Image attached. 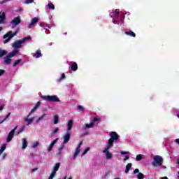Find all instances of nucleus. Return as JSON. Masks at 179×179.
Returning a JSON list of instances; mask_svg holds the SVG:
<instances>
[{
    "label": "nucleus",
    "instance_id": "54",
    "mask_svg": "<svg viewBox=\"0 0 179 179\" xmlns=\"http://www.w3.org/2000/svg\"><path fill=\"white\" fill-rule=\"evenodd\" d=\"M93 121H94V122H97V121H99V118L94 117Z\"/></svg>",
    "mask_w": 179,
    "mask_h": 179
},
{
    "label": "nucleus",
    "instance_id": "34",
    "mask_svg": "<svg viewBox=\"0 0 179 179\" xmlns=\"http://www.w3.org/2000/svg\"><path fill=\"white\" fill-rule=\"evenodd\" d=\"M113 157V154H111V152H107V154H106V159H111Z\"/></svg>",
    "mask_w": 179,
    "mask_h": 179
},
{
    "label": "nucleus",
    "instance_id": "37",
    "mask_svg": "<svg viewBox=\"0 0 179 179\" xmlns=\"http://www.w3.org/2000/svg\"><path fill=\"white\" fill-rule=\"evenodd\" d=\"M56 174L57 173H55V172H52L48 179H53L55 177Z\"/></svg>",
    "mask_w": 179,
    "mask_h": 179
},
{
    "label": "nucleus",
    "instance_id": "43",
    "mask_svg": "<svg viewBox=\"0 0 179 179\" xmlns=\"http://www.w3.org/2000/svg\"><path fill=\"white\" fill-rule=\"evenodd\" d=\"M77 108H78V110H80V111H85V108H83V106H80V105L78 106H77Z\"/></svg>",
    "mask_w": 179,
    "mask_h": 179
},
{
    "label": "nucleus",
    "instance_id": "13",
    "mask_svg": "<svg viewBox=\"0 0 179 179\" xmlns=\"http://www.w3.org/2000/svg\"><path fill=\"white\" fill-rule=\"evenodd\" d=\"M72 127H73V120H70L67 123V130L71 131L72 129Z\"/></svg>",
    "mask_w": 179,
    "mask_h": 179
},
{
    "label": "nucleus",
    "instance_id": "45",
    "mask_svg": "<svg viewBox=\"0 0 179 179\" xmlns=\"http://www.w3.org/2000/svg\"><path fill=\"white\" fill-rule=\"evenodd\" d=\"M34 2V0H25L24 3L29 4V3H33Z\"/></svg>",
    "mask_w": 179,
    "mask_h": 179
},
{
    "label": "nucleus",
    "instance_id": "3",
    "mask_svg": "<svg viewBox=\"0 0 179 179\" xmlns=\"http://www.w3.org/2000/svg\"><path fill=\"white\" fill-rule=\"evenodd\" d=\"M152 165L154 167H158L160 166H163V157L160 155L154 156L153 161L152 162Z\"/></svg>",
    "mask_w": 179,
    "mask_h": 179
},
{
    "label": "nucleus",
    "instance_id": "4",
    "mask_svg": "<svg viewBox=\"0 0 179 179\" xmlns=\"http://www.w3.org/2000/svg\"><path fill=\"white\" fill-rule=\"evenodd\" d=\"M24 43V41L19 40L15 41L13 44L12 47L13 48H15V50H17L19 48H22V44Z\"/></svg>",
    "mask_w": 179,
    "mask_h": 179
},
{
    "label": "nucleus",
    "instance_id": "42",
    "mask_svg": "<svg viewBox=\"0 0 179 179\" xmlns=\"http://www.w3.org/2000/svg\"><path fill=\"white\" fill-rule=\"evenodd\" d=\"M89 150H90V148H87L83 152V156L86 155V153H87V152H89Z\"/></svg>",
    "mask_w": 179,
    "mask_h": 179
},
{
    "label": "nucleus",
    "instance_id": "20",
    "mask_svg": "<svg viewBox=\"0 0 179 179\" xmlns=\"http://www.w3.org/2000/svg\"><path fill=\"white\" fill-rule=\"evenodd\" d=\"M112 146H114V140L109 138L108 141V148H110Z\"/></svg>",
    "mask_w": 179,
    "mask_h": 179
},
{
    "label": "nucleus",
    "instance_id": "64",
    "mask_svg": "<svg viewBox=\"0 0 179 179\" xmlns=\"http://www.w3.org/2000/svg\"><path fill=\"white\" fill-rule=\"evenodd\" d=\"M2 30H3L2 27H0V31H2Z\"/></svg>",
    "mask_w": 179,
    "mask_h": 179
},
{
    "label": "nucleus",
    "instance_id": "31",
    "mask_svg": "<svg viewBox=\"0 0 179 179\" xmlns=\"http://www.w3.org/2000/svg\"><path fill=\"white\" fill-rule=\"evenodd\" d=\"M24 129H26V126L23 125L22 127V128L18 131L17 135H20V134H22V132H23V131H24Z\"/></svg>",
    "mask_w": 179,
    "mask_h": 179
},
{
    "label": "nucleus",
    "instance_id": "63",
    "mask_svg": "<svg viewBox=\"0 0 179 179\" xmlns=\"http://www.w3.org/2000/svg\"><path fill=\"white\" fill-rule=\"evenodd\" d=\"M2 23H3V20H0V24H2Z\"/></svg>",
    "mask_w": 179,
    "mask_h": 179
},
{
    "label": "nucleus",
    "instance_id": "22",
    "mask_svg": "<svg viewBox=\"0 0 179 179\" xmlns=\"http://www.w3.org/2000/svg\"><path fill=\"white\" fill-rule=\"evenodd\" d=\"M131 167H132V164L129 163L126 166L125 173H129V170H131Z\"/></svg>",
    "mask_w": 179,
    "mask_h": 179
},
{
    "label": "nucleus",
    "instance_id": "11",
    "mask_svg": "<svg viewBox=\"0 0 179 179\" xmlns=\"http://www.w3.org/2000/svg\"><path fill=\"white\" fill-rule=\"evenodd\" d=\"M57 142H58V138H56L50 143V145L48 148V152H51V150H52V148H54V145H55V143H57Z\"/></svg>",
    "mask_w": 179,
    "mask_h": 179
},
{
    "label": "nucleus",
    "instance_id": "51",
    "mask_svg": "<svg viewBox=\"0 0 179 179\" xmlns=\"http://www.w3.org/2000/svg\"><path fill=\"white\" fill-rule=\"evenodd\" d=\"M138 173H139V169H136L134 171V174H138Z\"/></svg>",
    "mask_w": 179,
    "mask_h": 179
},
{
    "label": "nucleus",
    "instance_id": "25",
    "mask_svg": "<svg viewBox=\"0 0 179 179\" xmlns=\"http://www.w3.org/2000/svg\"><path fill=\"white\" fill-rule=\"evenodd\" d=\"M94 127V122H92L90 124H85V128H93Z\"/></svg>",
    "mask_w": 179,
    "mask_h": 179
},
{
    "label": "nucleus",
    "instance_id": "12",
    "mask_svg": "<svg viewBox=\"0 0 179 179\" xmlns=\"http://www.w3.org/2000/svg\"><path fill=\"white\" fill-rule=\"evenodd\" d=\"M18 52H19V50H14L12 52H10V53H8V55L7 56H8L10 58H13V57H15V55H16V54H17Z\"/></svg>",
    "mask_w": 179,
    "mask_h": 179
},
{
    "label": "nucleus",
    "instance_id": "19",
    "mask_svg": "<svg viewBox=\"0 0 179 179\" xmlns=\"http://www.w3.org/2000/svg\"><path fill=\"white\" fill-rule=\"evenodd\" d=\"M24 121H25L26 122H27V125H30V124H31V122H33V121H34V117H31V118H25L24 119Z\"/></svg>",
    "mask_w": 179,
    "mask_h": 179
},
{
    "label": "nucleus",
    "instance_id": "39",
    "mask_svg": "<svg viewBox=\"0 0 179 179\" xmlns=\"http://www.w3.org/2000/svg\"><path fill=\"white\" fill-rule=\"evenodd\" d=\"M31 36H27L25 38H24L22 40H21L22 41H24V43H26V41H27V40H31Z\"/></svg>",
    "mask_w": 179,
    "mask_h": 179
},
{
    "label": "nucleus",
    "instance_id": "60",
    "mask_svg": "<svg viewBox=\"0 0 179 179\" xmlns=\"http://www.w3.org/2000/svg\"><path fill=\"white\" fill-rule=\"evenodd\" d=\"M22 10H23V8H20L18 9L17 12H20Z\"/></svg>",
    "mask_w": 179,
    "mask_h": 179
},
{
    "label": "nucleus",
    "instance_id": "56",
    "mask_svg": "<svg viewBox=\"0 0 179 179\" xmlns=\"http://www.w3.org/2000/svg\"><path fill=\"white\" fill-rule=\"evenodd\" d=\"M5 121H6L5 119H3V120L0 121V124H3V122H5Z\"/></svg>",
    "mask_w": 179,
    "mask_h": 179
},
{
    "label": "nucleus",
    "instance_id": "8",
    "mask_svg": "<svg viewBox=\"0 0 179 179\" xmlns=\"http://www.w3.org/2000/svg\"><path fill=\"white\" fill-rule=\"evenodd\" d=\"M109 135L113 141H118L120 139V135L115 131H111Z\"/></svg>",
    "mask_w": 179,
    "mask_h": 179
},
{
    "label": "nucleus",
    "instance_id": "16",
    "mask_svg": "<svg viewBox=\"0 0 179 179\" xmlns=\"http://www.w3.org/2000/svg\"><path fill=\"white\" fill-rule=\"evenodd\" d=\"M124 34L127 36H130V37H136V34L132 31H125Z\"/></svg>",
    "mask_w": 179,
    "mask_h": 179
},
{
    "label": "nucleus",
    "instance_id": "61",
    "mask_svg": "<svg viewBox=\"0 0 179 179\" xmlns=\"http://www.w3.org/2000/svg\"><path fill=\"white\" fill-rule=\"evenodd\" d=\"M3 108V106H0V111L2 110Z\"/></svg>",
    "mask_w": 179,
    "mask_h": 179
},
{
    "label": "nucleus",
    "instance_id": "7",
    "mask_svg": "<svg viewBox=\"0 0 179 179\" xmlns=\"http://www.w3.org/2000/svg\"><path fill=\"white\" fill-rule=\"evenodd\" d=\"M82 145H83V142L80 141V143L78 144V146L76 149V152H74V155L73 157V160H75V159L78 157V155L80 153V147L82 146Z\"/></svg>",
    "mask_w": 179,
    "mask_h": 179
},
{
    "label": "nucleus",
    "instance_id": "18",
    "mask_svg": "<svg viewBox=\"0 0 179 179\" xmlns=\"http://www.w3.org/2000/svg\"><path fill=\"white\" fill-rule=\"evenodd\" d=\"M71 71H73V72L78 71V64L76 62H73L71 65Z\"/></svg>",
    "mask_w": 179,
    "mask_h": 179
},
{
    "label": "nucleus",
    "instance_id": "55",
    "mask_svg": "<svg viewBox=\"0 0 179 179\" xmlns=\"http://www.w3.org/2000/svg\"><path fill=\"white\" fill-rule=\"evenodd\" d=\"M86 135H89V132L86 131L83 134V136H86Z\"/></svg>",
    "mask_w": 179,
    "mask_h": 179
},
{
    "label": "nucleus",
    "instance_id": "35",
    "mask_svg": "<svg viewBox=\"0 0 179 179\" xmlns=\"http://www.w3.org/2000/svg\"><path fill=\"white\" fill-rule=\"evenodd\" d=\"M58 131H59V129L56 128V129L51 133L52 136H54V135H55V134H58Z\"/></svg>",
    "mask_w": 179,
    "mask_h": 179
},
{
    "label": "nucleus",
    "instance_id": "1",
    "mask_svg": "<svg viewBox=\"0 0 179 179\" xmlns=\"http://www.w3.org/2000/svg\"><path fill=\"white\" fill-rule=\"evenodd\" d=\"M41 98L50 103H58L59 101V98L56 95H42Z\"/></svg>",
    "mask_w": 179,
    "mask_h": 179
},
{
    "label": "nucleus",
    "instance_id": "52",
    "mask_svg": "<svg viewBox=\"0 0 179 179\" xmlns=\"http://www.w3.org/2000/svg\"><path fill=\"white\" fill-rule=\"evenodd\" d=\"M63 150H64V145H62V146L59 147V152H62Z\"/></svg>",
    "mask_w": 179,
    "mask_h": 179
},
{
    "label": "nucleus",
    "instance_id": "14",
    "mask_svg": "<svg viewBox=\"0 0 179 179\" xmlns=\"http://www.w3.org/2000/svg\"><path fill=\"white\" fill-rule=\"evenodd\" d=\"M3 59H4V63L6 64L7 65L10 64L12 62V59H10V57L8 56L5 57Z\"/></svg>",
    "mask_w": 179,
    "mask_h": 179
},
{
    "label": "nucleus",
    "instance_id": "59",
    "mask_svg": "<svg viewBox=\"0 0 179 179\" xmlns=\"http://www.w3.org/2000/svg\"><path fill=\"white\" fill-rule=\"evenodd\" d=\"M5 157H6V153H4V154L3 155V159H5Z\"/></svg>",
    "mask_w": 179,
    "mask_h": 179
},
{
    "label": "nucleus",
    "instance_id": "49",
    "mask_svg": "<svg viewBox=\"0 0 179 179\" xmlns=\"http://www.w3.org/2000/svg\"><path fill=\"white\" fill-rule=\"evenodd\" d=\"M9 117H10V113H8L6 117H4V120L6 121V120H8V118H9Z\"/></svg>",
    "mask_w": 179,
    "mask_h": 179
},
{
    "label": "nucleus",
    "instance_id": "21",
    "mask_svg": "<svg viewBox=\"0 0 179 179\" xmlns=\"http://www.w3.org/2000/svg\"><path fill=\"white\" fill-rule=\"evenodd\" d=\"M27 148V140L26 138H22V149H26Z\"/></svg>",
    "mask_w": 179,
    "mask_h": 179
},
{
    "label": "nucleus",
    "instance_id": "27",
    "mask_svg": "<svg viewBox=\"0 0 179 179\" xmlns=\"http://www.w3.org/2000/svg\"><path fill=\"white\" fill-rule=\"evenodd\" d=\"M20 62H22V59H19L17 61L15 62V63L13 64V66H17V65H19V64H20Z\"/></svg>",
    "mask_w": 179,
    "mask_h": 179
},
{
    "label": "nucleus",
    "instance_id": "41",
    "mask_svg": "<svg viewBox=\"0 0 179 179\" xmlns=\"http://www.w3.org/2000/svg\"><path fill=\"white\" fill-rule=\"evenodd\" d=\"M65 79V73H62L60 78L58 80V82H61L62 80H64Z\"/></svg>",
    "mask_w": 179,
    "mask_h": 179
},
{
    "label": "nucleus",
    "instance_id": "46",
    "mask_svg": "<svg viewBox=\"0 0 179 179\" xmlns=\"http://www.w3.org/2000/svg\"><path fill=\"white\" fill-rule=\"evenodd\" d=\"M5 70L3 69H0V77L1 76H3V75H5Z\"/></svg>",
    "mask_w": 179,
    "mask_h": 179
},
{
    "label": "nucleus",
    "instance_id": "29",
    "mask_svg": "<svg viewBox=\"0 0 179 179\" xmlns=\"http://www.w3.org/2000/svg\"><path fill=\"white\" fill-rule=\"evenodd\" d=\"M143 155H136V160L137 161V162H141V160L143 159Z\"/></svg>",
    "mask_w": 179,
    "mask_h": 179
},
{
    "label": "nucleus",
    "instance_id": "40",
    "mask_svg": "<svg viewBox=\"0 0 179 179\" xmlns=\"http://www.w3.org/2000/svg\"><path fill=\"white\" fill-rule=\"evenodd\" d=\"M40 144V143H38V141H36L35 143H32V148H37V146H38V145Z\"/></svg>",
    "mask_w": 179,
    "mask_h": 179
},
{
    "label": "nucleus",
    "instance_id": "44",
    "mask_svg": "<svg viewBox=\"0 0 179 179\" xmlns=\"http://www.w3.org/2000/svg\"><path fill=\"white\" fill-rule=\"evenodd\" d=\"M40 106H41V102L38 101L34 108L37 109L38 107H40Z\"/></svg>",
    "mask_w": 179,
    "mask_h": 179
},
{
    "label": "nucleus",
    "instance_id": "48",
    "mask_svg": "<svg viewBox=\"0 0 179 179\" xmlns=\"http://www.w3.org/2000/svg\"><path fill=\"white\" fill-rule=\"evenodd\" d=\"M120 155H129V152L122 151V152H120Z\"/></svg>",
    "mask_w": 179,
    "mask_h": 179
},
{
    "label": "nucleus",
    "instance_id": "38",
    "mask_svg": "<svg viewBox=\"0 0 179 179\" xmlns=\"http://www.w3.org/2000/svg\"><path fill=\"white\" fill-rule=\"evenodd\" d=\"M46 114L45 113H43L42 115V116L39 117L37 120V122H39V121H41V120H43V118H44V117H45Z\"/></svg>",
    "mask_w": 179,
    "mask_h": 179
},
{
    "label": "nucleus",
    "instance_id": "53",
    "mask_svg": "<svg viewBox=\"0 0 179 179\" xmlns=\"http://www.w3.org/2000/svg\"><path fill=\"white\" fill-rule=\"evenodd\" d=\"M129 159V155H126L125 157H124V161H127V160H128Z\"/></svg>",
    "mask_w": 179,
    "mask_h": 179
},
{
    "label": "nucleus",
    "instance_id": "47",
    "mask_svg": "<svg viewBox=\"0 0 179 179\" xmlns=\"http://www.w3.org/2000/svg\"><path fill=\"white\" fill-rule=\"evenodd\" d=\"M110 149L109 147H107L106 148H105V150L103 151V153H107L109 152L108 150Z\"/></svg>",
    "mask_w": 179,
    "mask_h": 179
},
{
    "label": "nucleus",
    "instance_id": "33",
    "mask_svg": "<svg viewBox=\"0 0 179 179\" xmlns=\"http://www.w3.org/2000/svg\"><path fill=\"white\" fill-rule=\"evenodd\" d=\"M48 6L49 9H52V10H54V9H55V6L52 3H48Z\"/></svg>",
    "mask_w": 179,
    "mask_h": 179
},
{
    "label": "nucleus",
    "instance_id": "28",
    "mask_svg": "<svg viewBox=\"0 0 179 179\" xmlns=\"http://www.w3.org/2000/svg\"><path fill=\"white\" fill-rule=\"evenodd\" d=\"M6 16L5 15V13H0V19L1 20H5Z\"/></svg>",
    "mask_w": 179,
    "mask_h": 179
},
{
    "label": "nucleus",
    "instance_id": "50",
    "mask_svg": "<svg viewBox=\"0 0 179 179\" xmlns=\"http://www.w3.org/2000/svg\"><path fill=\"white\" fill-rule=\"evenodd\" d=\"M8 1H10V0H3L2 1L0 2V4L3 5V3H6V2H8Z\"/></svg>",
    "mask_w": 179,
    "mask_h": 179
},
{
    "label": "nucleus",
    "instance_id": "57",
    "mask_svg": "<svg viewBox=\"0 0 179 179\" xmlns=\"http://www.w3.org/2000/svg\"><path fill=\"white\" fill-rule=\"evenodd\" d=\"M176 143H178V145H179V138L176 139Z\"/></svg>",
    "mask_w": 179,
    "mask_h": 179
},
{
    "label": "nucleus",
    "instance_id": "24",
    "mask_svg": "<svg viewBox=\"0 0 179 179\" xmlns=\"http://www.w3.org/2000/svg\"><path fill=\"white\" fill-rule=\"evenodd\" d=\"M59 122V117H58V115H55L54 117V124H57Z\"/></svg>",
    "mask_w": 179,
    "mask_h": 179
},
{
    "label": "nucleus",
    "instance_id": "23",
    "mask_svg": "<svg viewBox=\"0 0 179 179\" xmlns=\"http://www.w3.org/2000/svg\"><path fill=\"white\" fill-rule=\"evenodd\" d=\"M6 149V144H3L0 148V155L3 153V151Z\"/></svg>",
    "mask_w": 179,
    "mask_h": 179
},
{
    "label": "nucleus",
    "instance_id": "30",
    "mask_svg": "<svg viewBox=\"0 0 179 179\" xmlns=\"http://www.w3.org/2000/svg\"><path fill=\"white\" fill-rule=\"evenodd\" d=\"M113 13L115 15V19H117V17H118V15H120V10L116 9Z\"/></svg>",
    "mask_w": 179,
    "mask_h": 179
},
{
    "label": "nucleus",
    "instance_id": "9",
    "mask_svg": "<svg viewBox=\"0 0 179 179\" xmlns=\"http://www.w3.org/2000/svg\"><path fill=\"white\" fill-rule=\"evenodd\" d=\"M64 141L63 144L65 145V143H68L69 142V139H71V134L67 133L66 135L63 137Z\"/></svg>",
    "mask_w": 179,
    "mask_h": 179
},
{
    "label": "nucleus",
    "instance_id": "32",
    "mask_svg": "<svg viewBox=\"0 0 179 179\" xmlns=\"http://www.w3.org/2000/svg\"><path fill=\"white\" fill-rule=\"evenodd\" d=\"M137 178L138 179H143L145 178V175H143V173H138V176H137Z\"/></svg>",
    "mask_w": 179,
    "mask_h": 179
},
{
    "label": "nucleus",
    "instance_id": "5",
    "mask_svg": "<svg viewBox=\"0 0 179 179\" xmlns=\"http://www.w3.org/2000/svg\"><path fill=\"white\" fill-rule=\"evenodd\" d=\"M16 129H17V126L13 129L8 134L6 139V142L9 143L12 139H13V136H15V132H16Z\"/></svg>",
    "mask_w": 179,
    "mask_h": 179
},
{
    "label": "nucleus",
    "instance_id": "17",
    "mask_svg": "<svg viewBox=\"0 0 179 179\" xmlns=\"http://www.w3.org/2000/svg\"><path fill=\"white\" fill-rule=\"evenodd\" d=\"M61 166V163H59V162L57 163V164L55 165V166H54V168H53V170H54L53 172H55V174H57V171H58V170H59V166Z\"/></svg>",
    "mask_w": 179,
    "mask_h": 179
},
{
    "label": "nucleus",
    "instance_id": "58",
    "mask_svg": "<svg viewBox=\"0 0 179 179\" xmlns=\"http://www.w3.org/2000/svg\"><path fill=\"white\" fill-rule=\"evenodd\" d=\"M161 179H169V178H167V176H165V177H162Z\"/></svg>",
    "mask_w": 179,
    "mask_h": 179
},
{
    "label": "nucleus",
    "instance_id": "26",
    "mask_svg": "<svg viewBox=\"0 0 179 179\" xmlns=\"http://www.w3.org/2000/svg\"><path fill=\"white\" fill-rule=\"evenodd\" d=\"M6 54H8V52H6V50H0V58H2L3 55H6Z\"/></svg>",
    "mask_w": 179,
    "mask_h": 179
},
{
    "label": "nucleus",
    "instance_id": "6",
    "mask_svg": "<svg viewBox=\"0 0 179 179\" xmlns=\"http://www.w3.org/2000/svg\"><path fill=\"white\" fill-rule=\"evenodd\" d=\"M20 23H22L20 17H16L11 21V24L13 27H16V26H17V24H20Z\"/></svg>",
    "mask_w": 179,
    "mask_h": 179
},
{
    "label": "nucleus",
    "instance_id": "10",
    "mask_svg": "<svg viewBox=\"0 0 179 179\" xmlns=\"http://www.w3.org/2000/svg\"><path fill=\"white\" fill-rule=\"evenodd\" d=\"M38 22V17H34L32 20H31V24H29L28 25V29H31V27H33V26H34V24L36 23H37Z\"/></svg>",
    "mask_w": 179,
    "mask_h": 179
},
{
    "label": "nucleus",
    "instance_id": "62",
    "mask_svg": "<svg viewBox=\"0 0 179 179\" xmlns=\"http://www.w3.org/2000/svg\"><path fill=\"white\" fill-rule=\"evenodd\" d=\"M36 170H37V169H32V173H34V171H36Z\"/></svg>",
    "mask_w": 179,
    "mask_h": 179
},
{
    "label": "nucleus",
    "instance_id": "36",
    "mask_svg": "<svg viewBox=\"0 0 179 179\" xmlns=\"http://www.w3.org/2000/svg\"><path fill=\"white\" fill-rule=\"evenodd\" d=\"M36 110H37V109L34 107V108H32V109L31 110L30 113H29V115H27V118H29V117H30V115H31V114H33L34 112L36 111Z\"/></svg>",
    "mask_w": 179,
    "mask_h": 179
},
{
    "label": "nucleus",
    "instance_id": "2",
    "mask_svg": "<svg viewBox=\"0 0 179 179\" xmlns=\"http://www.w3.org/2000/svg\"><path fill=\"white\" fill-rule=\"evenodd\" d=\"M17 34V31H15L14 33L12 31L7 32L5 35H3V38H6L3 41V44H7L9 43L15 36Z\"/></svg>",
    "mask_w": 179,
    "mask_h": 179
},
{
    "label": "nucleus",
    "instance_id": "15",
    "mask_svg": "<svg viewBox=\"0 0 179 179\" xmlns=\"http://www.w3.org/2000/svg\"><path fill=\"white\" fill-rule=\"evenodd\" d=\"M40 57H43V54L41 53V50H36V54L33 55L34 58H40Z\"/></svg>",
    "mask_w": 179,
    "mask_h": 179
}]
</instances>
